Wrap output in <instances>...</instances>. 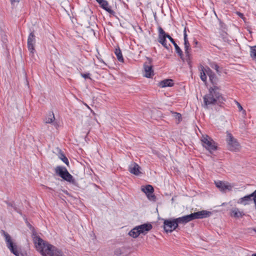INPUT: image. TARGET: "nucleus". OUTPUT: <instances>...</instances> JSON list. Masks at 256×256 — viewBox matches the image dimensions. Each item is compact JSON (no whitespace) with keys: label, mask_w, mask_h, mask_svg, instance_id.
Masks as SVG:
<instances>
[{"label":"nucleus","mask_w":256,"mask_h":256,"mask_svg":"<svg viewBox=\"0 0 256 256\" xmlns=\"http://www.w3.org/2000/svg\"><path fill=\"white\" fill-rule=\"evenodd\" d=\"M114 53L117 57V59L120 62H124V58L122 52L119 48H116Z\"/></svg>","instance_id":"26"},{"label":"nucleus","mask_w":256,"mask_h":256,"mask_svg":"<svg viewBox=\"0 0 256 256\" xmlns=\"http://www.w3.org/2000/svg\"><path fill=\"white\" fill-rule=\"evenodd\" d=\"M148 199L151 201L155 202L156 200V196L153 193H150L146 194Z\"/></svg>","instance_id":"33"},{"label":"nucleus","mask_w":256,"mask_h":256,"mask_svg":"<svg viewBox=\"0 0 256 256\" xmlns=\"http://www.w3.org/2000/svg\"><path fill=\"white\" fill-rule=\"evenodd\" d=\"M254 200V196H252V194L240 198L239 199L238 201V203L242 204L244 205H246L248 204V202L252 200Z\"/></svg>","instance_id":"21"},{"label":"nucleus","mask_w":256,"mask_h":256,"mask_svg":"<svg viewBox=\"0 0 256 256\" xmlns=\"http://www.w3.org/2000/svg\"><path fill=\"white\" fill-rule=\"evenodd\" d=\"M176 220L178 223V224H186L192 220V218L190 214L188 215L176 218Z\"/></svg>","instance_id":"16"},{"label":"nucleus","mask_w":256,"mask_h":256,"mask_svg":"<svg viewBox=\"0 0 256 256\" xmlns=\"http://www.w3.org/2000/svg\"><path fill=\"white\" fill-rule=\"evenodd\" d=\"M173 85V80L171 79H166L159 82V86L162 88L172 86Z\"/></svg>","instance_id":"23"},{"label":"nucleus","mask_w":256,"mask_h":256,"mask_svg":"<svg viewBox=\"0 0 256 256\" xmlns=\"http://www.w3.org/2000/svg\"><path fill=\"white\" fill-rule=\"evenodd\" d=\"M170 41L173 44V46H174L176 52L178 54V55L180 56V58L182 60H184V54L183 52L180 49V48L178 46L174 40L171 37L170 39Z\"/></svg>","instance_id":"22"},{"label":"nucleus","mask_w":256,"mask_h":256,"mask_svg":"<svg viewBox=\"0 0 256 256\" xmlns=\"http://www.w3.org/2000/svg\"><path fill=\"white\" fill-rule=\"evenodd\" d=\"M211 212L205 210L192 213V220L195 219H201L209 217L211 214Z\"/></svg>","instance_id":"12"},{"label":"nucleus","mask_w":256,"mask_h":256,"mask_svg":"<svg viewBox=\"0 0 256 256\" xmlns=\"http://www.w3.org/2000/svg\"><path fill=\"white\" fill-rule=\"evenodd\" d=\"M209 72L208 73L210 81L213 84V86H216L218 82V78L216 76V74L212 72L208 68Z\"/></svg>","instance_id":"20"},{"label":"nucleus","mask_w":256,"mask_h":256,"mask_svg":"<svg viewBox=\"0 0 256 256\" xmlns=\"http://www.w3.org/2000/svg\"><path fill=\"white\" fill-rule=\"evenodd\" d=\"M36 42V36L33 32H31L28 38V48L30 53L32 54H34L35 52L34 46Z\"/></svg>","instance_id":"11"},{"label":"nucleus","mask_w":256,"mask_h":256,"mask_svg":"<svg viewBox=\"0 0 256 256\" xmlns=\"http://www.w3.org/2000/svg\"><path fill=\"white\" fill-rule=\"evenodd\" d=\"M140 234L137 226L132 228L128 233V234L134 238H136Z\"/></svg>","instance_id":"24"},{"label":"nucleus","mask_w":256,"mask_h":256,"mask_svg":"<svg viewBox=\"0 0 256 256\" xmlns=\"http://www.w3.org/2000/svg\"><path fill=\"white\" fill-rule=\"evenodd\" d=\"M184 52H185V53H190V50L191 48H190V44L189 43L186 28H184Z\"/></svg>","instance_id":"18"},{"label":"nucleus","mask_w":256,"mask_h":256,"mask_svg":"<svg viewBox=\"0 0 256 256\" xmlns=\"http://www.w3.org/2000/svg\"><path fill=\"white\" fill-rule=\"evenodd\" d=\"M238 15L240 17H241V18H243V17H244V15H243V14H242V13H240V12H238Z\"/></svg>","instance_id":"41"},{"label":"nucleus","mask_w":256,"mask_h":256,"mask_svg":"<svg viewBox=\"0 0 256 256\" xmlns=\"http://www.w3.org/2000/svg\"><path fill=\"white\" fill-rule=\"evenodd\" d=\"M194 43H195V44H198V41H197V40H194Z\"/></svg>","instance_id":"42"},{"label":"nucleus","mask_w":256,"mask_h":256,"mask_svg":"<svg viewBox=\"0 0 256 256\" xmlns=\"http://www.w3.org/2000/svg\"><path fill=\"white\" fill-rule=\"evenodd\" d=\"M178 228L176 218H170L164 220V228L166 232H171Z\"/></svg>","instance_id":"8"},{"label":"nucleus","mask_w":256,"mask_h":256,"mask_svg":"<svg viewBox=\"0 0 256 256\" xmlns=\"http://www.w3.org/2000/svg\"><path fill=\"white\" fill-rule=\"evenodd\" d=\"M140 234H146L152 228V225L150 224H144L140 226H137Z\"/></svg>","instance_id":"15"},{"label":"nucleus","mask_w":256,"mask_h":256,"mask_svg":"<svg viewBox=\"0 0 256 256\" xmlns=\"http://www.w3.org/2000/svg\"><path fill=\"white\" fill-rule=\"evenodd\" d=\"M203 69L204 68H202V72H200V78L202 81L206 82V76Z\"/></svg>","instance_id":"34"},{"label":"nucleus","mask_w":256,"mask_h":256,"mask_svg":"<svg viewBox=\"0 0 256 256\" xmlns=\"http://www.w3.org/2000/svg\"><path fill=\"white\" fill-rule=\"evenodd\" d=\"M142 190L143 192H144L146 194L150 193H153L154 191V189L153 187L150 184L146 185L145 187L142 188Z\"/></svg>","instance_id":"25"},{"label":"nucleus","mask_w":256,"mask_h":256,"mask_svg":"<svg viewBox=\"0 0 256 256\" xmlns=\"http://www.w3.org/2000/svg\"><path fill=\"white\" fill-rule=\"evenodd\" d=\"M254 230L255 232H256V228H254Z\"/></svg>","instance_id":"44"},{"label":"nucleus","mask_w":256,"mask_h":256,"mask_svg":"<svg viewBox=\"0 0 256 256\" xmlns=\"http://www.w3.org/2000/svg\"><path fill=\"white\" fill-rule=\"evenodd\" d=\"M216 186L222 191H224L226 190H231L232 186L228 182H225L222 181L215 182Z\"/></svg>","instance_id":"14"},{"label":"nucleus","mask_w":256,"mask_h":256,"mask_svg":"<svg viewBox=\"0 0 256 256\" xmlns=\"http://www.w3.org/2000/svg\"><path fill=\"white\" fill-rule=\"evenodd\" d=\"M255 206H256V204H255Z\"/></svg>","instance_id":"45"},{"label":"nucleus","mask_w":256,"mask_h":256,"mask_svg":"<svg viewBox=\"0 0 256 256\" xmlns=\"http://www.w3.org/2000/svg\"><path fill=\"white\" fill-rule=\"evenodd\" d=\"M90 74L89 73L81 74L82 76L84 78H90Z\"/></svg>","instance_id":"37"},{"label":"nucleus","mask_w":256,"mask_h":256,"mask_svg":"<svg viewBox=\"0 0 256 256\" xmlns=\"http://www.w3.org/2000/svg\"><path fill=\"white\" fill-rule=\"evenodd\" d=\"M250 48L251 57L256 60V46H250Z\"/></svg>","instance_id":"29"},{"label":"nucleus","mask_w":256,"mask_h":256,"mask_svg":"<svg viewBox=\"0 0 256 256\" xmlns=\"http://www.w3.org/2000/svg\"><path fill=\"white\" fill-rule=\"evenodd\" d=\"M59 158L64 162L65 163L67 166H68L69 162L68 158L64 156V154L60 152L59 155Z\"/></svg>","instance_id":"28"},{"label":"nucleus","mask_w":256,"mask_h":256,"mask_svg":"<svg viewBox=\"0 0 256 256\" xmlns=\"http://www.w3.org/2000/svg\"><path fill=\"white\" fill-rule=\"evenodd\" d=\"M56 173L64 180L71 184H75L76 180L65 167L58 166L55 168Z\"/></svg>","instance_id":"4"},{"label":"nucleus","mask_w":256,"mask_h":256,"mask_svg":"<svg viewBox=\"0 0 256 256\" xmlns=\"http://www.w3.org/2000/svg\"><path fill=\"white\" fill-rule=\"evenodd\" d=\"M226 35L227 34L224 32H222V33L221 34V36L224 40H226Z\"/></svg>","instance_id":"39"},{"label":"nucleus","mask_w":256,"mask_h":256,"mask_svg":"<svg viewBox=\"0 0 256 256\" xmlns=\"http://www.w3.org/2000/svg\"><path fill=\"white\" fill-rule=\"evenodd\" d=\"M55 119L54 116L53 112L50 113L48 117L45 118V122L46 124L52 123Z\"/></svg>","instance_id":"27"},{"label":"nucleus","mask_w":256,"mask_h":256,"mask_svg":"<svg viewBox=\"0 0 256 256\" xmlns=\"http://www.w3.org/2000/svg\"><path fill=\"white\" fill-rule=\"evenodd\" d=\"M12 4H14V2H19L20 0H10Z\"/></svg>","instance_id":"40"},{"label":"nucleus","mask_w":256,"mask_h":256,"mask_svg":"<svg viewBox=\"0 0 256 256\" xmlns=\"http://www.w3.org/2000/svg\"><path fill=\"white\" fill-rule=\"evenodd\" d=\"M33 241L36 250L42 256H64L60 250L34 234Z\"/></svg>","instance_id":"1"},{"label":"nucleus","mask_w":256,"mask_h":256,"mask_svg":"<svg viewBox=\"0 0 256 256\" xmlns=\"http://www.w3.org/2000/svg\"><path fill=\"white\" fill-rule=\"evenodd\" d=\"M210 66L212 67V68L214 69L218 73L220 72L219 66L216 63L212 62L210 64Z\"/></svg>","instance_id":"35"},{"label":"nucleus","mask_w":256,"mask_h":256,"mask_svg":"<svg viewBox=\"0 0 256 256\" xmlns=\"http://www.w3.org/2000/svg\"><path fill=\"white\" fill-rule=\"evenodd\" d=\"M158 42L160 43L166 48L169 50V46H170V44H166V38H168L170 40L171 36L166 34L164 30L160 27H158Z\"/></svg>","instance_id":"6"},{"label":"nucleus","mask_w":256,"mask_h":256,"mask_svg":"<svg viewBox=\"0 0 256 256\" xmlns=\"http://www.w3.org/2000/svg\"><path fill=\"white\" fill-rule=\"evenodd\" d=\"M186 54V61L188 63V64L189 65L190 67L192 66L191 65V54L190 53H185Z\"/></svg>","instance_id":"32"},{"label":"nucleus","mask_w":256,"mask_h":256,"mask_svg":"<svg viewBox=\"0 0 256 256\" xmlns=\"http://www.w3.org/2000/svg\"><path fill=\"white\" fill-rule=\"evenodd\" d=\"M6 203L8 206V207H11L14 208V210L16 212L20 213L19 210L16 208V205L13 202H6Z\"/></svg>","instance_id":"30"},{"label":"nucleus","mask_w":256,"mask_h":256,"mask_svg":"<svg viewBox=\"0 0 256 256\" xmlns=\"http://www.w3.org/2000/svg\"><path fill=\"white\" fill-rule=\"evenodd\" d=\"M244 214L242 212H240L238 208H233L230 210V216L234 218H240L242 217Z\"/></svg>","instance_id":"19"},{"label":"nucleus","mask_w":256,"mask_h":256,"mask_svg":"<svg viewBox=\"0 0 256 256\" xmlns=\"http://www.w3.org/2000/svg\"><path fill=\"white\" fill-rule=\"evenodd\" d=\"M2 232L4 237L5 238L6 242L8 248L10 249V252L16 256H18L19 252L17 250V247L12 240L11 237L8 234L5 232L4 230H2Z\"/></svg>","instance_id":"7"},{"label":"nucleus","mask_w":256,"mask_h":256,"mask_svg":"<svg viewBox=\"0 0 256 256\" xmlns=\"http://www.w3.org/2000/svg\"><path fill=\"white\" fill-rule=\"evenodd\" d=\"M252 256H256V253L252 254Z\"/></svg>","instance_id":"43"},{"label":"nucleus","mask_w":256,"mask_h":256,"mask_svg":"<svg viewBox=\"0 0 256 256\" xmlns=\"http://www.w3.org/2000/svg\"><path fill=\"white\" fill-rule=\"evenodd\" d=\"M140 167L136 162H132L128 167L130 172L134 175H138L140 173Z\"/></svg>","instance_id":"17"},{"label":"nucleus","mask_w":256,"mask_h":256,"mask_svg":"<svg viewBox=\"0 0 256 256\" xmlns=\"http://www.w3.org/2000/svg\"><path fill=\"white\" fill-rule=\"evenodd\" d=\"M202 146L210 153L217 149L216 142L208 136H202Z\"/></svg>","instance_id":"5"},{"label":"nucleus","mask_w":256,"mask_h":256,"mask_svg":"<svg viewBox=\"0 0 256 256\" xmlns=\"http://www.w3.org/2000/svg\"><path fill=\"white\" fill-rule=\"evenodd\" d=\"M219 88L218 86H213L209 88L208 94L204 97V106L207 107L208 105L219 104L220 105L225 101L222 94L218 92Z\"/></svg>","instance_id":"2"},{"label":"nucleus","mask_w":256,"mask_h":256,"mask_svg":"<svg viewBox=\"0 0 256 256\" xmlns=\"http://www.w3.org/2000/svg\"><path fill=\"white\" fill-rule=\"evenodd\" d=\"M226 142L229 150L234 151L238 149L240 146L238 142L234 138L232 134L228 132L227 134Z\"/></svg>","instance_id":"10"},{"label":"nucleus","mask_w":256,"mask_h":256,"mask_svg":"<svg viewBox=\"0 0 256 256\" xmlns=\"http://www.w3.org/2000/svg\"><path fill=\"white\" fill-rule=\"evenodd\" d=\"M172 116L178 120V122H180L182 120V115L176 112H172Z\"/></svg>","instance_id":"31"},{"label":"nucleus","mask_w":256,"mask_h":256,"mask_svg":"<svg viewBox=\"0 0 256 256\" xmlns=\"http://www.w3.org/2000/svg\"><path fill=\"white\" fill-rule=\"evenodd\" d=\"M238 108V110L240 112V111H243V112H246V111L244 110H243V108L242 107V106H241V104L238 102L237 101H235Z\"/></svg>","instance_id":"36"},{"label":"nucleus","mask_w":256,"mask_h":256,"mask_svg":"<svg viewBox=\"0 0 256 256\" xmlns=\"http://www.w3.org/2000/svg\"><path fill=\"white\" fill-rule=\"evenodd\" d=\"M56 173L64 180L71 184H75L76 180L65 167L58 166L55 168Z\"/></svg>","instance_id":"3"},{"label":"nucleus","mask_w":256,"mask_h":256,"mask_svg":"<svg viewBox=\"0 0 256 256\" xmlns=\"http://www.w3.org/2000/svg\"><path fill=\"white\" fill-rule=\"evenodd\" d=\"M252 196H254V202L255 204H256V190L252 193Z\"/></svg>","instance_id":"38"},{"label":"nucleus","mask_w":256,"mask_h":256,"mask_svg":"<svg viewBox=\"0 0 256 256\" xmlns=\"http://www.w3.org/2000/svg\"><path fill=\"white\" fill-rule=\"evenodd\" d=\"M100 6L111 14H114V12L109 6L108 2L106 0H96Z\"/></svg>","instance_id":"13"},{"label":"nucleus","mask_w":256,"mask_h":256,"mask_svg":"<svg viewBox=\"0 0 256 256\" xmlns=\"http://www.w3.org/2000/svg\"><path fill=\"white\" fill-rule=\"evenodd\" d=\"M147 61L144 64V76L146 78H151L154 74V70L152 68V60L151 58L146 57Z\"/></svg>","instance_id":"9"}]
</instances>
